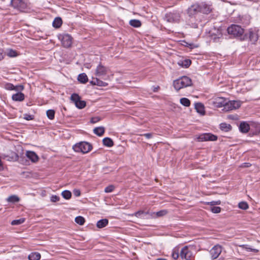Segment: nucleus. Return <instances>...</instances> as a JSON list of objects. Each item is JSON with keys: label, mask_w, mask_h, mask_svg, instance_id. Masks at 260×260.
<instances>
[{"label": "nucleus", "mask_w": 260, "mask_h": 260, "mask_svg": "<svg viewBox=\"0 0 260 260\" xmlns=\"http://www.w3.org/2000/svg\"><path fill=\"white\" fill-rule=\"evenodd\" d=\"M191 85L192 81L191 79L187 76H182L173 82V86L177 91L190 86Z\"/></svg>", "instance_id": "nucleus-1"}, {"label": "nucleus", "mask_w": 260, "mask_h": 260, "mask_svg": "<svg viewBox=\"0 0 260 260\" xmlns=\"http://www.w3.org/2000/svg\"><path fill=\"white\" fill-rule=\"evenodd\" d=\"M92 146L89 143L86 142H81L75 144L73 148L75 151L77 152H82L86 153L92 149Z\"/></svg>", "instance_id": "nucleus-2"}, {"label": "nucleus", "mask_w": 260, "mask_h": 260, "mask_svg": "<svg viewBox=\"0 0 260 260\" xmlns=\"http://www.w3.org/2000/svg\"><path fill=\"white\" fill-rule=\"evenodd\" d=\"M229 34L233 35L234 37L242 36L244 33V29L238 25L232 24L227 29Z\"/></svg>", "instance_id": "nucleus-3"}, {"label": "nucleus", "mask_w": 260, "mask_h": 260, "mask_svg": "<svg viewBox=\"0 0 260 260\" xmlns=\"http://www.w3.org/2000/svg\"><path fill=\"white\" fill-rule=\"evenodd\" d=\"M227 100L222 97H216L210 101V103L216 108L225 107Z\"/></svg>", "instance_id": "nucleus-4"}, {"label": "nucleus", "mask_w": 260, "mask_h": 260, "mask_svg": "<svg viewBox=\"0 0 260 260\" xmlns=\"http://www.w3.org/2000/svg\"><path fill=\"white\" fill-rule=\"evenodd\" d=\"M58 39L61 41L62 46L66 48L70 47L72 44V38L69 34H60Z\"/></svg>", "instance_id": "nucleus-5"}, {"label": "nucleus", "mask_w": 260, "mask_h": 260, "mask_svg": "<svg viewBox=\"0 0 260 260\" xmlns=\"http://www.w3.org/2000/svg\"><path fill=\"white\" fill-rule=\"evenodd\" d=\"M71 100L78 109H83L86 106V102L84 101H81V98L78 94H72L71 96Z\"/></svg>", "instance_id": "nucleus-6"}, {"label": "nucleus", "mask_w": 260, "mask_h": 260, "mask_svg": "<svg viewBox=\"0 0 260 260\" xmlns=\"http://www.w3.org/2000/svg\"><path fill=\"white\" fill-rule=\"evenodd\" d=\"M241 106L240 101H226L225 107L223 109L224 111L228 112L238 109Z\"/></svg>", "instance_id": "nucleus-7"}, {"label": "nucleus", "mask_w": 260, "mask_h": 260, "mask_svg": "<svg viewBox=\"0 0 260 260\" xmlns=\"http://www.w3.org/2000/svg\"><path fill=\"white\" fill-rule=\"evenodd\" d=\"M180 14L178 12L167 13L165 15L166 20L169 22H177L180 20Z\"/></svg>", "instance_id": "nucleus-8"}, {"label": "nucleus", "mask_w": 260, "mask_h": 260, "mask_svg": "<svg viewBox=\"0 0 260 260\" xmlns=\"http://www.w3.org/2000/svg\"><path fill=\"white\" fill-rule=\"evenodd\" d=\"M11 4L20 11H23L27 7V4L23 0H11Z\"/></svg>", "instance_id": "nucleus-9"}, {"label": "nucleus", "mask_w": 260, "mask_h": 260, "mask_svg": "<svg viewBox=\"0 0 260 260\" xmlns=\"http://www.w3.org/2000/svg\"><path fill=\"white\" fill-rule=\"evenodd\" d=\"M199 141H216L217 139L216 136L210 133H206L201 135L198 138Z\"/></svg>", "instance_id": "nucleus-10"}, {"label": "nucleus", "mask_w": 260, "mask_h": 260, "mask_svg": "<svg viewBox=\"0 0 260 260\" xmlns=\"http://www.w3.org/2000/svg\"><path fill=\"white\" fill-rule=\"evenodd\" d=\"M222 251V247L219 245H215L210 251V254L212 259L217 258Z\"/></svg>", "instance_id": "nucleus-11"}, {"label": "nucleus", "mask_w": 260, "mask_h": 260, "mask_svg": "<svg viewBox=\"0 0 260 260\" xmlns=\"http://www.w3.org/2000/svg\"><path fill=\"white\" fill-rule=\"evenodd\" d=\"M192 255V252L189 250L187 246H184L182 248L180 254L181 257L186 260H190Z\"/></svg>", "instance_id": "nucleus-12"}, {"label": "nucleus", "mask_w": 260, "mask_h": 260, "mask_svg": "<svg viewBox=\"0 0 260 260\" xmlns=\"http://www.w3.org/2000/svg\"><path fill=\"white\" fill-rule=\"evenodd\" d=\"M199 7L200 12L206 14L210 13L212 10L211 5L205 2L199 4Z\"/></svg>", "instance_id": "nucleus-13"}, {"label": "nucleus", "mask_w": 260, "mask_h": 260, "mask_svg": "<svg viewBox=\"0 0 260 260\" xmlns=\"http://www.w3.org/2000/svg\"><path fill=\"white\" fill-rule=\"evenodd\" d=\"M200 11L199 4L196 3L191 5L187 10V13L189 16H192L196 15Z\"/></svg>", "instance_id": "nucleus-14"}, {"label": "nucleus", "mask_w": 260, "mask_h": 260, "mask_svg": "<svg viewBox=\"0 0 260 260\" xmlns=\"http://www.w3.org/2000/svg\"><path fill=\"white\" fill-rule=\"evenodd\" d=\"M107 73V69L101 64H100L96 69L95 75L99 77L103 76L106 75Z\"/></svg>", "instance_id": "nucleus-15"}, {"label": "nucleus", "mask_w": 260, "mask_h": 260, "mask_svg": "<svg viewBox=\"0 0 260 260\" xmlns=\"http://www.w3.org/2000/svg\"><path fill=\"white\" fill-rule=\"evenodd\" d=\"M5 87L6 89L9 90L22 91L24 89L23 85H19L17 86H14L13 84L10 83L6 84Z\"/></svg>", "instance_id": "nucleus-16"}, {"label": "nucleus", "mask_w": 260, "mask_h": 260, "mask_svg": "<svg viewBox=\"0 0 260 260\" xmlns=\"http://www.w3.org/2000/svg\"><path fill=\"white\" fill-rule=\"evenodd\" d=\"M26 156L32 162H36L39 160V157L37 154L34 151H27L26 152Z\"/></svg>", "instance_id": "nucleus-17"}, {"label": "nucleus", "mask_w": 260, "mask_h": 260, "mask_svg": "<svg viewBox=\"0 0 260 260\" xmlns=\"http://www.w3.org/2000/svg\"><path fill=\"white\" fill-rule=\"evenodd\" d=\"M90 84L94 85H98L99 86L105 87L108 85V83L104 82L98 78H93L92 80L90 82Z\"/></svg>", "instance_id": "nucleus-18"}, {"label": "nucleus", "mask_w": 260, "mask_h": 260, "mask_svg": "<svg viewBox=\"0 0 260 260\" xmlns=\"http://www.w3.org/2000/svg\"><path fill=\"white\" fill-rule=\"evenodd\" d=\"M249 38L251 43L255 44L258 38L257 33L255 31H250L249 33Z\"/></svg>", "instance_id": "nucleus-19"}, {"label": "nucleus", "mask_w": 260, "mask_h": 260, "mask_svg": "<svg viewBox=\"0 0 260 260\" xmlns=\"http://www.w3.org/2000/svg\"><path fill=\"white\" fill-rule=\"evenodd\" d=\"M12 99L14 101L21 102L24 100V94L22 92H19L13 94Z\"/></svg>", "instance_id": "nucleus-20"}, {"label": "nucleus", "mask_w": 260, "mask_h": 260, "mask_svg": "<svg viewBox=\"0 0 260 260\" xmlns=\"http://www.w3.org/2000/svg\"><path fill=\"white\" fill-rule=\"evenodd\" d=\"M250 129L249 125L246 122H242L239 125L240 131L243 133H247Z\"/></svg>", "instance_id": "nucleus-21"}, {"label": "nucleus", "mask_w": 260, "mask_h": 260, "mask_svg": "<svg viewBox=\"0 0 260 260\" xmlns=\"http://www.w3.org/2000/svg\"><path fill=\"white\" fill-rule=\"evenodd\" d=\"M195 109L197 112L200 113L202 115L205 114V108L203 104L201 103H197L195 104Z\"/></svg>", "instance_id": "nucleus-22"}, {"label": "nucleus", "mask_w": 260, "mask_h": 260, "mask_svg": "<svg viewBox=\"0 0 260 260\" xmlns=\"http://www.w3.org/2000/svg\"><path fill=\"white\" fill-rule=\"evenodd\" d=\"M108 224V220L107 219H102L100 220H99L96 223V226L99 228L101 229L107 226Z\"/></svg>", "instance_id": "nucleus-23"}, {"label": "nucleus", "mask_w": 260, "mask_h": 260, "mask_svg": "<svg viewBox=\"0 0 260 260\" xmlns=\"http://www.w3.org/2000/svg\"><path fill=\"white\" fill-rule=\"evenodd\" d=\"M191 60L190 59H185L183 60H179L178 62V64L179 66L187 68L189 67L191 64Z\"/></svg>", "instance_id": "nucleus-24"}, {"label": "nucleus", "mask_w": 260, "mask_h": 260, "mask_svg": "<svg viewBox=\"0 0 260 260\" xmlns=\"http://www.w3.org/2000/svg\"><path fill=\"white\" fill-rule=\"evenodd\" d=\"M103 143L104 145L108 147H111L114 145L113 140L111 138L108 137L103 139Z\"/></svg>", "instance_id": "nucleus-25"}, {"label": "nucleus", "mask_w": 260, "mask_h": 260, "mask_svg": "<svg viewBox=\"0 0 260 260\" xmlns=\"http://www.w3.org/2000/svg\"><path fill=\"white\" fill-rule=\"evenodd\" d=\"M78 80L80 83L85 84L88 81V77L85 73H82L78 75Z\"/></svg>", "instance_id": "nucleus-26"}, {"label": "nucleus", "mask_w": 260, "mask_h": 260, "mask_svg": "<svg viewBox=\"0 0 260 260\" xmlns=\"http://www.w3.org/2000/svg\"><path fill=\"white\" fill-rule=\"evenodd\" d=\"M93 133L98 136H102L105 133V128L103 126L95 127L93 129Z\"/></svg>", "instance_id": "nucleus-27"}, {"label": "nucleus", "mask_w": 260, "mask_h": 260, "mask_svg": "<svg viewBox=\"0 0 260 260\" xmlns=\"http://www.w3.org/2000/svg\"><path fill=\"white\" fill-rule=\"evenodd\" d=\"M29 260H39L41 254L39 252H32L28 256Z\"/></svg>", "instance_id": "nucleus-28"}, {"label": "nucleus", "mask_w": 260, "mask_h": 260, "mask_svg": "<svg viewBox=\"0 0 260 260\" xmlns=\"http://www.w3.org/2000/svg\"><path fill=\"white\" fill-rule=\"evenodd\" d=\"M62 23L61 19L60 17H56L54 19L52 25L54 27L59 28L60 27Z\"/></svg>", "instance_id": "nucleus-29"}, {"label": "nucleus", "mask_w": 260, "mask_h": 260, "mask_svg": "<svg viewBox=\"0 0 260 260\" xmlns=\"http://www.w3.org/2000/svg\"><path fill=\"white\" fill-rule=\"evenodd\" d=\"M129 24L134 27H139L141 26V22L138 19H132L129 21Z\"/></svg>", "instance_id": "nucleus-30"}, {"label": "nucleus", "mask_w": 260, "mask_h": 260, "mask_svg": "<svg viewBox=\"0 0 260 260\" xmlns=\"http://www.w3.org/2000/svg\"><path fill=\"white\" fill-rule=\"evenodd\" d=\"M220 128L222 131L224 132H229L232 129V126L226 123H221L220 124Z\"/></svg>", "instance_id": "nucleus-31"}, {"label": "nucleus", "mask_w": 260, "mask_h": 260, "mask_svg": "<svg viewBox=\"0 0 260 260\" xmlns=\"http://www.w3.org/2000/svg\"><path fill=\"white\" fill-rule=\"evenodd\" d=\"M7 201L10 203H17L20 201L19 198L16 195H12L7 199Z\"/></svg>", "instance_id": "nucleus-32"}, {"label": "nucleus", "mask_w": 260, "mask_h": 260, "mask_svg": "<svg viewBox=\"0 0 260 260\" xmlns=\"http://www.w3.org/2000/svg\"><path fill=\"white\" fill-rule=\"evenodd\" d=\"M180 103L184 106L189 107L190 105V101L186 98H182L180 100Z\"/></svg>", "instance_id": "nucleus-33"}, {"label": "nucleus", "mask_w": 260, "mask_h": 260, "mask_svg": "<svg viewBox=\"0 0 260 260\" xmlns=\"http://www.w3.org/2000/svg\"><path fill=\"white\" fill-rule=\"evenodd\" d=\"M61 195L65 199L69 200L71 198L72 193L69 190H66L62 192Z\"/></svg>", "instance_id": "nucleus-34"}, {"label": "nucleus", "mask_w": 260, "mask_h": 260, "mask_svg": "<svg viewBox=\"0 0 260 260\" xmlns=\"http://www.w3.org/2000/svg\"><path fill=\"white\" fill-rule=\"evenodd\" d=\"M75 222L79 225H83L85 222V219L83 217L79 216L75 218Z\"/></svg>", "instance_id": "nucleus-35"}, {"label": "nucleus", "mask_w": 260, "mask_h": 260, "mask_svg": "<svg viewBox=\"0 0 260 260\" xmlns=\"http://www.w3.org/2000/svg\"><path fill=\"white\" fill-rule=\"evenodd\" d=\"M46 114L49 119L52 120L54 118L55 111L53 110H48Z\"/></svg>", "instance_id": "nucleus-36"}, {"label": "nucleus", "mask_w": 260, "mask_h": 260, "mask_svg": "<svg viewBox=\"0 0 260 260\" xmlns=\"http://www.w3.org/2000/svg\"><path fill=\"white\" fill-rule=\"evenodd\" d=\"M25 220L24 218H21L19 219L14 220L11 222L12 225H19L23 223Z\"/></svg>", "instance_id": "nucleus-37"}, {"label": "nucleus", "mask_w": 260, "mask_h": 260, "mask_svg": "<svg viewBox=\"0 0 260 260\" xmlns=\"http://www.w3.org/2000/svg\"><path fill=\"white\" fill-rule=\"evenodd\" d=\"M168 213V211L166 210H162L159 211H158L156 213H153L154 215H155L156 217H161Z\"/></svg>", "instance_id": "nucleus-38"}, {"label": "nucleus", "mask_w": 260, "mask_h": 260, "mask_svg": "<svg viewBox=\"0 0 260 260\" xmlns=\"http://www.w3.org/2000/svg\"><path fill=\"white\" fill-rule=\"evenodd\" d=\"M238 207L239 208L243 210H246L249 207L248 204L245 202H241L239 203Z\"/></svg>", "instance_id": "nucleus-39"}, {"label": "nucleus", "mask_w": 260, "mask_h": 260, "mask_svg": "<svg viewBox=\"0 0 260 260\" xmlns=\"http://www.w3.org/2000/svg\"><path fill=\"white\" fill-rule=\"evenodd\" d=\"M179 256L178 249H174L172 251V256L173 259H177Z\"/></svg>", "instance_id": "nucleus-40"}, {"label": "nucleus", "mask_w": 260, "mask_h": 260, "mask_svg": "<svg viewBox=\"0 0 260 260\" xmlns=\"http://www.w3.org/2000/svg\"><path fill=\"white\" fill-rule=\"evenodd\" d=\"M210 210L214 213H219L221 211V208L220 207L214 206L211 207Z\"/></svg>", "instance_id": "nucleus-41"}, {"label": "nucleus", "mask_w": 260, "mask_h": 260, "mask_svg": "<svg viewBox=\"0 0 260 260\" xmlns=\"http://www.w3.org/2000/svg\"><path fill=\"white\" fill-rule=\"evenodd\" d=\"M115 188V186L113 185L108 186L105 188V192L109 193L112 192Z\"/></svg>", "instance_id": "nucleus-42"}, {"label": "nucleus", "mask_w": 260, "mask_h": 260, "mask_svg": "<svg viewBox=\"0 0 260 260\" xmlns=\"http://www.w3.org/2000/svg\"><path fill=\"white\" fill-rule=\"evenodd\" d=\"M7 55L9 56L12 57L16 56L17 55V53L15 51L10 49L9 50V51L7 53Z\"/></svg>", "instance_id": "nucleus-43"}, {"label": "nucleus", "mask_w": 260, "mask_h": 260, "mask_svg": "<svg viewBox=\"0 0 260 260\" xmlns=\"http://www.w3.org/2000/svg\"><path fill=\"white\" fill-rule=\"evenodd\" d=\"M147 213L144 212L143 211H139L135 213V215L137 217H142L143 214H146Z\"/></svg>", "instance_id": "nucleus-44"}, {"label": "nucleus", "mask_w": 260, "mask_h": 260, "mask_svg": "<svg viewBox=\"0 0 260 260\" xmlns=\"http://www.w3.org/2000/svg\"><path fill=\"white\" fill-rule=\"evenodd\" d=\"M59 199H60L59 197L56 196V195H52L51 197L50 201L52 202H56L58 201L59 200Z\"/></svg>", "instance_id": "nucleus-45"}, {"label": "nucleus", "mask_w": 260, "mask_h": 260, "mask_svg": "<svg viewBox=\"0 0 260 260\" xmlns=\"http://www.w3.org/2000/svg\"><path fill=\"white\" fill-rule=\"evenodd\" d=\"M207 204L208 205H210L211 206H214V205H220L221 204V201L220 200H217V201H211L210 202H208L207 203Z\"/></svg>", "instance_id": "nucleus-46"}, {"label": "nucleus", "mask_w": 260, "mask_h": 260, "mask_svg": "<svg viewBox=\"0 0 260 260\" xmlns=\"http://www.w3.org/2000/svg\"><path fill=\"white\" fill-rule=\"evenodd\" d=\"M24 119L26 120H31L34 119V116L28 114H24Z\"/></svg>", "instance_id": "nucleus-47"}, {"label": "nucleus", "mask_w": 260, "mask_h": 260, "mask_svg": "<svg viewBox=\"0 0 260 260\" xmlns=\"http://www.w3.org/2000/svg\"><path fill=\"white\" fill-rule=\"evenodd\" d=\"M101 118L99 117H92L90 119V122L92 123H95L100 121Z\"/></svg>", "instance_id": "nucleus-48"}, {"label": "nucleus", "mask_w": 260, "mask_h": 260, "mask_svg": "<svg viewBox=\"0 0 260 260\" xmlns=\"http://www.w3.org/2000/svg\"><path fill=\"white\" fill-rule=\"evenodd\" d=\"M153 135V134L152 133H146L143 135H140V136H144L147 139H150L152 137Z\"/></svg>", "instance_id": "nucleus-49"}, {"label": "nucleus", "mask_w": 260, "mask_h": 260, "mask_svg": "<svg viewBox=\"0 0 260 260\" xmlns=\"http://www.w3.org/2000/svg\"><path fill=\"white\" fill-rule=\"evenodd\" d=\"M74 195L76 197H79L81 194V192L79 189H74L73 190Z\"/></svg>", "instance_id": "nucleus-50"}, {"label": "nucleus", "mask_w": 260, "mask_h": 260, "mask_svg": "<svg viewBox=\"0 0 260 260\" xmlns=\"http://www.w3.org/2000/svg\"><path fill=\"white\" fill-rule=\"evenodd\" d=\"M5 55V54L4 53V50L0 48V60L4 58Z\"/></svg>", "instance_id": "nucleus-51"}, {"label": "nucleus", "mask_w": 260, "mask_h": 260, "mask_svg": "<svg viewBox=\"0 0 260 260\" xmlns=\"http://www.w3.org/2000/svg\"><path fill=\"white\" fill-rule=\"evenodd\" d=\"M243 165H244V167H248L249 166V164H248V163H245Z\"/></svg>", "instance_id": "nucleus-52"}, {"label": "nucleus", "mask_w": 260, "mask_h": 260, "mask_svg": "<svg viewBox=\"0 0 260 260\" xmlns=\"http://www.w3.org/2000/svg\"><path fill=\"white\" fill-rule=\"evenodd\" d=\"M156 260H167V259H165V258H157Z\"/></svg>", "instance_id": "nucleus-53"}, {"label": "nucleus", "mask_w": 260, "mask_h": 260, "mask_svg": "<svg viewBox=\"0 0 260 260\" xmlns=\"http://www.w3.org/2000/svg\"><path fill=\"white\" fill-rule=\"evenodd\" d=\"M229 118H233L231 115L229 116Z\"/></svg>", "instance_id": "nucleus-54"}, {"label": "nucleus", "mask_w": 260, "mask_h": 260, "mask_svg": "<svg viewBox=\"0 0 260 260\" xmlns=\"http://www.w3.org/2000/svg\"><path fill=\"white\" fill-rule=\"evenodd\" d=\"M154 91H156V88H155V89L153 90Z\"/></svg>", "instance_id": "nucleus-55"}, {"label": "nucleus", "mask_w": 260, "mask_h": 260, "mask_svg": "<svg viewBox=\"0 0 260 260\" xmlns=\"http://www.w3.org/2000/svg\"><path fill=\"white\" fill-rule=\"evenodd\" d=\"M154 91H156V88H155V89L153 90Z\"/></svg>", "instance_id": "nucleus-56"}]
</instances>
